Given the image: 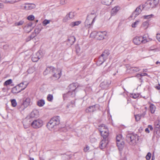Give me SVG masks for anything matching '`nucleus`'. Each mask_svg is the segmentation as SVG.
Instances as JSON below:
<instances>
[{"label":"nucleus","mask_w":160,"mask_h":160,"mask_svg":"<svg viewBox=\"0 0 160 160\" xmlns=\"http://www.w3.org/2000/svg\"><path fill=\"white\" fill-rule=\"evenodd\" d=\"M49 73L53 74L52 77V79L56 80L60 78L61 75V71L60 69L57 70L53 67L50 66L47 68L43 72L44 75Z\"/></svg>","instance_id":"obj_1"},{"label":"nucleus","mask_w":160,"mask_h":160,"mask_svg":"<svg viewBox=\"0 0 160 160\" xmlns=\"http://www.w3.org/2000/svg\"><path fill=\"white\" fill-rule=\"evenodd\" d=\"M59 117L57 116L51 118L47 123V126L48 128L50 130L52 129H55L60 128L59 127L60 122Z\"/></svg>","instance_id":"obj_2"},{"label":"nucleus","mask_w":160,"mask_h":160,"mask_svg":"<svg viewBox=\"0 0 160 160\" xmlns=\"http://www.w3.org/2000/svg\"><path fill=\"white\" fill-rule=\"evenodd\" d=\"M139 140L138 137L135 134H128L126 137V140L131 145H135Z\"/></svg>","instance_id":"obj_3"},{"label":"nucleus","mask_w":160,"mask_h":160,"mask_svg":"<svg viewBox=\"0 0 160 160\" xmlns=\"http://www.w3.org/2000/svg\"><path fill=\"white\" fill-rule=\"evenodd\" d=\"M101 135L103 137L104 139H108L109 135L107 127L104 124H101L98 128Z\"/></svg>","instance_id":"obj_4"},{"label":"nucleus","mask_w":160,"mask_h":160,"mask_svg":"<svg viewBox=\"0 0 160 160\" xmlns=\"http://www.w3.org/2000/svg\"><path fill=\"white\" fill-rule=\"evenodd\" d=\"M110 53L108 50H105L99 56L98 59V62L100 65L102 64L107 59Z\"/></svg>","instance_id":"obj_5"},{"label":"nucleus","mask_w":160,"mask_h":160,"mask_svg":"<svg viewBox=\"0 0 160 160\" xmlns=\"http://www.w3.org/2000/svg\"><path fill=\"white\" fill-rule=\"evenodd\" d=\"M122 138V136L121 134L117 135L116 138L117 146L119 150H121L123 149L124 144Z\"/></svg>","instance_id":"obj_6"},{"label":"nucleus","mask_w":160,"mask_h":160,"mask_svg":"<svg viewBox=\"0 0 160 160\" xmlns=\"http://www.w3.org/2000/svg\"><path fill=\"white\" fill-rule=\"evenodd\" d=\"M43 125V121L40 119L34 120L31 123V126L34 128L37 129L41 127Z\"/></svg>","instance_id":"obj_7"},{"label":"nucleus","mask_w":160,"mask_h":160,"mask_svg":"<svg viewBox=\"0 0 160 160\" xmlns=\"http://www.w3.org/2000/svg\"><path fill=\"white\" fill-rule=\"evenodd\" d=\"M75 96V92L68 91V92L63 95V98L64 100L68 99L70 100L71 98L74 97Z\"/></svg>","instance_id":"obj_8"},{"label":"nucleus","mask_w":160,"mask_h":160,"mask_svg":"<svg viewBox=\"0 0 160 160\" xmlns=\"http://www.w3.org/2000/svg\"><path fill=\"white\" fill-rule=\"evenodd\" d=\"M30 99L29 98H27L25 100L22 101L21 103V106L18 105V108H21L22 110H24L26 108L30 103Z\"/></svg>","instance_id":"obj_9"},{"label":"nucleus","mask_w":160,"mask_h":160,"mask_svg":"<svg viewBox=\"0 0 160 160\" xmlns=\"http://www.w3.org/2000/svg\"><path fill=\"white\" fill-rule=\"evenodd\" d=\"M100 106L98 104L90 106L86 110L87 112H94L99 109Z\"/></svg>","instance_id":"obj_10"},{"label":"nucleus","mask_w":160,"mask_h":160,"mask_svg":"<svg viewBox=\"0 0 160 160\" xmlns=\"http://www.w3.org/2000/svg\"><path fill=\"white\" fill-rule=\"evenodd\" d=\"M143 9L142 6L140 5L132 13L131 17H133L134 18H135L141 12Z\"/></svg>","instance_id":"obj_11"},{"label":"nucleus","mask_w":160,"mask_h":160,"mask_svg":"<svg viewBox=\"0 0 160 160\" xmlns=\"http://www.w3.org/2000/svg\"><path fill=\"white\" fill-rule=\"evenodd\" d=\"M107 34V32L105 31L97 32L96 35V38L99 40H102L104 38Z\"/></svg>","instance_id":"obj_12"},{"label":"nucleus","mask_w":160,"mask_h":160,"mask_svg":"<svg viewBox=\"0 0 160 160\" xmlns=\"http://www.w3.org/2000/svg\"><path fill=\"white\" fill-rule=\"evenodd\" d=\"M142 8L146 10L155 7L150 0H148L144 4L142 5Z\"/></svg>","instance_id":"obj_13"},{"label":"nucleus","mask_w":160,"mask_h":160,"mask_svg":"<svg viewBox=\"0 0 160 160\" xmlns=\"http://www.w3.org/2000/svg\"><path fill=\"white\" fill-rule=\"evenodd\" d=\"M147 111V108L146 107H143L141 108L140 113L138 114V116L139 117L138 120H139L141 118L144 117L146 114Z\"/></svg>","instance_id":"obj_14"},{"label":"nucleus","mask_w":160,"mask_h":160,"mask_svg":"<svg viewBox=\"0 0 160 160\" xmlns=\"http://www.w3.org/2000/svg\"><path fill=\"white\" fill-rule=\"evenodd\" d=\"M35 7L36 5L33 3H25L23 6V9L26 10H31Z\"/></svg>","instance_id":"obj_15"},{"label":"nucleus","mask_w":160,"mask_h":160,"mask_svg":"<svg viewBox=\"0 0 160 160\" xmlns=\"http://www.w3.org/2000/svg\"><path fill=\"white\" fill-rule=\"evenodd\" d=\"M42 55L40 54V52H38L36 53L35 54H33L32 55V61L33 62H37L39 59H40L41 57H42Z\"/></svg>","instance_id":"obj_16"},{"label":"nucleus","mask_w":160,"mask_h":160,"mask_svg":"<svg viewBox=\"0 0 160 160\" xmlns=\"http://www.w3.org/2000/svg\"><path fill=\"white\" fill-rule=\"evenodd\" d=\"M38 112L37 110H33L28 115L26 118L30 119V118H34L38 117Z\"/></svg>","instance_id":"obj_17"},{"label":"nucleus","mask_w":160,"mask_h":160,"mask_svg":"<svg viewBox=\"0 0 160 160\" xmlns=\"http://www.w3.org/2000/svg\"><path fill=\"white\" fill-rule=\"evenodd\" d=\"M27 87V85H25L23 88H21L20 89H18V86H17L13 88L12 89V92L14 94H16L20 92L21 91L24 90Z\"/></svg>","instance_id":"obj_18"},{"label":"nucleus","mask_w":160,"mask_h":160,"mask_svg":"<svg viewBox=\"0 0 160 160\" xmlns=\"http://www.w3.org/2000/svg\"><path fill=\"white\" fill-rule=\"evenodd\" d=\"M108 139H102L100 142V148L102 149L104 148L107 146L108 143Z\"/></svg>","instance_id":"obj_19"},{"label":"nucleus","mask_w":160,"mask_h":160,"mask_svg":"<svg viewBox=\"0 0 160 160\" xmlns=\"http://www.w3.org/2000/svg\"><path fill=\"white\" fill-rule=\"evenodd\" d=\"M142 37L137 36L135 37L133 39V42L136 45H139L141 43H142Z\"/></svg>","instance_id":"obj_20"},{"label":"nucleus","mask_w":160,"mask_h":160,"mask_svg":"<svg viewBox=\"0 0 160 160\" xmlns=\"http://www.w3.org/2000/svg\"><path fill=\"white\" fill-rule=\"evenodd\" d=\"M69 91L71 92H75L77 91V84L75 83H72L70 84L68 87Z\"/></svg>","instance_id":"obj_21"},{"label":"nucleus","mask_w":160,"mask_h":160,"mask_svg":"<svg viewBox=\"0 0 160 160\" xmlns=\"http://www.w3.org/2000/svg\"><path fill=\"white\" fill-rule=\"evenodd\" d=\"M22 123L25 128H28L30 126V125H31L30 119H28L26 118L23 120Z\"/></svg>","instance_id":"obj_22"},{"label":"nucleus","mask_w":160,"mask_h":160,"mask_svg":"<svg viewBox=\"0 0 160 160\" xmlns=\"http://www.w3.org/2000/svg\"><path fill=\"white\" fill-rule=\"evenodd\" d=\"M120 7L118 6H116L113 8L111 11V15L112 16L115 15L120 9Z\"/></svg>","instance_id":"obj_23"},{"label":"nucleus","mask_w":160,"mask_h":160,"mask_svg":"<svg viewBox=\"0 0 160 160\" xmlns=\"http://www.w3.org/2000/svg\"><path fill=\"white\" fill-rule=\"evenodd\" d=\"M110 83V82H108L107 81H104L100 83V86L102 88L105 89L108 88Z\"/></svg>","instance_id":"obj_24"},{"label":"nucleus","mask_w":160,"mask_h":160,"mask_svg":"<svg viewBox=\"0 0 160 160\" xmlns=\"http://www.w3.org/2000/svg\"><path fill=\"white\" fill-rule=\"evenodd\" d=\"M129 72L130 73H134L139 71L140 69L138 67H132L129 69Z\"/></svg>","instance_id":"obj_25"},{"label":"nucleus","mask_w":160,"mask_h":160,"mask_svg":"<svg viewBox=\"0 0 160 160\" xmlns=\"http://www.w3.org/2000/svg\"><path fill=\"white\" fill-rule=\"evenodd\" d=\"M75 41V38L73 36L69 37L68 39V44L70 45H72Z\"/></svg>","instance_id":"obj_26"},{"label":"nucleus","mask_w":160,"mask_h":160,"mask_svg":"<svg viewBox=\"0 0 160 160\" xmlns=\"http://www.w3.org/2000/svg\"><path fill=\"white\" fill-rule=\"evenodd\" d=\"M113 0H102V3L105 5L109 6L111 4Z\"/></svg>","instance_id":"obj_27"},{"label":"nucleus","mask_w":160,"mask_h":160,"mask_svg":"<svg viewBox=\"0 0 160 160\" xmlns=\"http://www.w3.org/2000/svg\"><path fill=\"white\" fill-rule=\"evenodd\" d=\"M150 110L152 113H154L155 111L156 107L152 103H151L149 106Z\"/></svg>","instance_id":"obj_28"},{"label":"nucleus","mask_w":160,"mask_h":160,"mask_svg":"<svg viewBox=\"0 0 160 160\" xmlns=\"http://www.w3.org/2000/svg\"><path fill=\"white\" fill-rule=\"evenodd\" d=\"M81 22V21H80L72 22L70 24V26L72 27H73L75 26L78 25Z\"/></svg>","instance_id":"obj_29"},{"label":"nucleus","mask_w":160,"mask_h":160,"mask_svg":"<svg viewBox=\"0 0 160 160\" xmlns=\"http://www.w3.org/2000/svg\"><path fill=\"white\" fill-rule=\"evenodd\" d=\"M45 104V102L44 100L43 99H40L37 102V105L39 107H42Z\"/></svg>","instance_id":"obj_30"},{"label":"nucleus","mask_w":160,"mask_h":160,"mask_svg":"<svg viewBox=\"0 0 160 160\" xmlns=\"http://www.w3.org/2000/svg\"><path fill=\"white\" fill-rule=\"evenodd\" d=\"M148 36L147 34H145L143 35V37H142V40L143 41H142V43H145L148 41Z\"/></svg>","instance_id":"obj_31"},{"label":"nucleus","mask_w":160,"mask_h":160,"mask_svg":"<svg viewBox=\"0 0 160 160\" xmlns=\"http://www.w3.org/2000/svg\"><path fill=\"white\" fill-rule=\"evenodd\" d=\"M149 26V22L148 21H146L143 22L142 25V27L144 29H145L148 28Z\"/></svg>","instance_id":"obj_32"},{"label":"nucleus","mask_w":160,"mask_h":160,"mask_svg":"<svg viewBox=\"0 0 160 160\" xmlns=\"http://www.w3.org/2000/svg\"><path fill=\"white\" fill-rule=\"evenodd\" d=\"M32 25V24L31 22L28 23L24 27V30H26L27 28H29V30L28 31H27L28 32H29L31 31V27Z\"/></svg>","instance_id":"obj_33"},{"label":"nucleus","mask_w":160,"mask_h":160,"mask_svg":"<svg viewBox=\"0 0 160 160\" xmlns=\"http://www.w3.org/2000/svg\"><path fill=\"white\" fill-rule=\"evenodd\" d=\"M34 34V33H33L31 35H29L26 38V41L27 42H28L30 41L31 39H33L35 36V35Z\"/></svg>","instance_id":"obj_34"},{"label":"nucleus","mask_w":160,"mask_h":160,"mask_svg":"<svg viewBox=\"0 0 160 160\" xmlns=\"http://www.w3.org/2000/svg\"><path fill=\"white\" fill-rule=\"evenodd\" d=\"M67 14L70 19H72L75 16L76 13L75 12H71Z\"/></svg>","instance_id":"obj_35"},{"label":"nucleus","mask_w":160,"mask_h":160,"mask_svg":"<svg viewBox=\"0 0 160 160\" xmlns=\"http://www.w3.org/2000/svg\"><path fill=\"white\" fill-rule=\"evenodd\" d=\"M12 80L11 79H8L3 84V85L4 86H7L9 85L12 83Z\"/></svg>","instance_id":"obj_36"},{"label":"nucleus","mask_w":160,"mask_h":160,"mask_svg":"<svg viewBox=\"0 0 160 160\" xmlns=\"http://www.w3.org/2000/svg\"><path fill=\"white\" fill-rule=\"evenodd\" d=\"M90 141L92 143H94L97 141V139L92 136H90Z\"/></svg>","instance_id":"obj_37"},{"label":"nucleus","mask_w":160,"mask_h":160,"mask_svg":"<svg viewBox=\"0 0 160 160\" xmlns=\"http://www.w3.org/2000/svg\"><path fill=\"white\" fill-rule=\"evenodd\" d=\"M70 18L69 17V16L67 14L66 16L64 17L62 19L63 22H67L68 20H70Z\"/></svg>","instance_id":"obj_38"},{"label":"nucleus","mask_w":160,"mask_h":160,"mask_svg":"<svg viewBox=\"0 0 160 160\" xmlns=\"http://www.w3.org/2000/svg\"><path fill=\"white\" fill-rule=\"evenodd\" d=\"M70 157L69 155L65 154H64L62 156V158L63 160H68L70 158Z\"/></svg>","instance_id":"obj_39"},{"label":"nucleus","mask_w":160,"mask_h":160,"mask_svg":"<svg viewBox=\"0 0 160 160\" xmlns=\"http://www.w3.org/2000/svg\"><path fill=\"white\" fill-rule=\"evenodd\" d=\"M140 22L139 20H137L132 24V27L133 28H136Z\"/></svg>","instance_id":"obj_40"},{"label":"nucleus","mask_w":160,"mask_h":160,"mask_svg":"<svg viewBox=\"0 0 160 160\" xmlns=\"http://www.w3.org/2000/svg\"><path fill=\"white\" fill-rule=\"evenodd\" d=\"M47 99L48 101L52 102L53 99V95L50 94L48 95Z\"/></svg>","instance_id":"obj_41"},{"label":"nucleus","mask_w":160,"mask_h":160,"mask_svg":"<svg viewBox=\"0 0 160 160\" xmlns=\"http://www.w3.org/2000/svg\"><path fill=\"white\" fill-rule=\"evenodd\" d=\"M153 16L154 15L153 14H151L149 15H144L143 16V17L145 19H148L152 18Z\"/></svg>","instance_id":"obj_42"},{"label":"nucleus","mask_w":160,"mask_h":160,"mask_svg":"<svg viewBox=\"0 0 160 160\" xmlns=\"http://www.w3.org/2000/svg\"><path fill=\"white\" fill-rule=\"evenodd\" d=\"M12 105L13 107H16L17 105V103L15 99H13L11 100Z\"/></svg>","instance_id":"obj_43"},{"label":"nucleus","mask_w":160,"mask_h":160,"mask_svg":"<svg viewBox=\"0 0 160 160\" xmlns=\"http://www.w3.org/2000/svg\"><path fill=\"white\" fill-rule=\"evenodd\" d=\"M24 22L23 20H21L18 22H16L15 23V26H20L22 25Z\"/></svg>","instance_id":"obj_44"},{"label":"nucleus","mask_w":160,"mask_h":160,"mask_svg":"<svg viewBox=\"0 0 160 160\" xmlns=\"http://www.w3.org/2000/svg\"><path fill=\"white\" fill-rule=\"evenodd\" d=\"M150 1L152 3L154 6L157 5L159 2V0H150Z\"/></svg>","instance_id":"obj_45"},{"label":"nucleus","mask_w":160,"mask_h":160,"mask_svg":"<svg viewBox=\"0 0 160 160\" xmlns=\"http://www.w3.org/2000/svg\"><path fill=\"white\" fill-rule=\"evenodd\" d=\"M41 28H36L34 30L35 33V36L36 34H38L41 30Z\"/></svg>","instance_id":"obj_46"},{"label":"nucleus","mask_w":160,"mask_h":160,"mask_svg":"<svg viewBox=\"0 0 160 160\" xmlns=\"http://www.w3.org/2000/svg\"><path fill=\"white\" fill-rule=\"evenodd\" d=\"M50 22V20L47 19L44 20L42 22V23L44 26H45L47 24H49Z\"/></svg>","instance_id":"obj_47"},{"label":"nucleus","mask_w":160,"mask_h":160,"mask_svg":"<svg viewBox=\"0 0 160 160\" xmlns=\"http://www.w3.org/2000/svg\"><path fill=\"white\" fill-rule=\"evenodd\" d=\"M34 16L33 15H29L27 18V19L30 21L33 20L34 19Z\"/></svg>","instance_id":"obj_48"},{"label":"nucleus","mask_w":160,"mask_h":160,"mask_svg":"<svg viewBox=\"0 0 160 160\" xmlns=\"http://www.w3.org/2000/svg\"><path fill=\"white\" fill-rule=\"evenodd\" d=\"M154 125L156 128H159L160 127V123L158 121H156L154 122Z\"/></svg>","instance_id":"obj_49"},{"label":"nucleus","mask_w":160,"mask_h":160,"mask_svg":"<svg viewBox=\"0 0 160 160\" xmlns=\"http://www.w3.org/2000/svg\"><path fill=\"white\" fill-rule=\"evenodd\" d=\"M151 156V154L150 152H148L146 156V158L147 160H149Z\"/></svg>","instance_id":"obj_50"},{"label":"nucleus","mask_w":160,"mask_h":160,"mask_svg":"<svg viewBox=\"0 0 160 160\" xmlns=\"http://www.w3.org/2000/svg\"><path fill=\"white\" fill-rule=\"evenodd\" d=\"M23 84L24 83L22 82L17 85V86H18V89H20L21 88H23Z\"/></svg>","instance_id":"obj_51"},{"label":"nucleus","mask_w":160,"mask_h":160,"mask_svg":"<svg viewBox=\"0 0 160 160\" xmlns=\"http://www.w3.org/2000/svg\"><path fill=\"white\" fill-rule=\"evenodd\" d=\"M27 72L28 73H31L33 72V70L32 68H30L27 71Z\"/></svg>","instance_id":"obj_52"},{"label":"nucleus","mask_w":160,"mask_h":160,"mask_svg":"<svg viewBox=\"0 0 160 160\" xmlns=\"http://www.w3.org/2000/svg\"><path fill=\"white\" fill-rule=\"evenodd\" d=\"M156 37L157 40L160 42V34H157Z\"/></svg>","instance_id":"obj_53"},{"label":"nucleus","mask_w":160,"mask_h":160,"mask_svg":"<svg viewBox=\"0 0 160 160\" xmlns=\"http://www.w3.org/2000/svg\"><path fill=\"white\" fill-rule=\"evenodd\" d=\"M136 77H137L138 78H139L140 80H141L142 81L141 78L142 77L141 75V74H138L135 76Z\"/></svg>","instance_id":"obj_54"},{"label":"nucleus","mask_w":160,"mask_h":160,"mask_svg":"<svg viewBox=\"0 0 160 160\" xmlns=\"http://www.w3.org/2000/svg\"><path fill=\"white\" fill-rule=\"evenodd\" d=\"M67 2V1L65 0H61L60 1V4L62 5H64Z\"/></svg>","instance_id":"obj_55"},{"label":"nucleus","mask_w":160,"mask_h":160,"mask_svg":"<svg viewBox=\"0 0 160 160\" xmlns=\"http://www.w3.org/2000/svg\"><path fill=\"white\" fill-rule=\"evenodd\" d=\"M139 94H134L132 96V98H136L139 97Z\"/></svg>","instance_id":"obj_56"},{"label":"nucleus","mask_w":160,"mask_h":160,"mask_svg":"<svg viewBox=\"0 0 160 160\" xmlns=\"http://www.w3.org/2000/svg\"><path fill=\"white\" fill-rule=\"evenodd\" d=\"M155 88L157 90H159V92H160V84L159 83L158 86H155Z\"/></svg>","instance_id":"obj_57"},{"label":"nucleus","mask_w":160,"mask_h":160,"mask_svg":"<svg viewBox=\"0 0 160 160\" xmlns=\"http://www.w3.org/2000/svg\"><path fill=\"white\" fill-rule=\"evenodd\" d=\"M89 149V146H86V148H84V151L86 152H87Z\"/></svg>","instance_id":"obj_58"},{"label":"nucleus","mask_w":160,"mask_h":160,"mask_svg":"<svg viewBox=\"0 0 160 160\" xmlns=\"http://www.w3.org/2000/svg\"><path fill=\"white\" fill-rule=\"evenodd\" d=\"M140 74H141V75L142 76H142H147L148 77L149 76V75H148V74L147 73H141Z\"/></svg>","instance_id":"obj_59"},{"label":"nucleus","mask_w":160,"mask_h":160,"mask_svg":"<svg viewBox=\"0 0 160 160\" xmlns=\"http://www.w3.org/2000/svg\"><path fill=\"white\" fill-rule=\"evenodd\" d=\"M148 128H150V129L151 131L153 130V128L152 126L150 125H149L148 126Z\"/></svg>","instance_id":"obj_60"},{"label":"nucleus","mask_w":160,"mask_h":160,"mask_svg":"<svg viewBox=\"0 0 160 160\" xmlns=\"http://www.w3.org/2000/svg\"><path fill=\"white\" fill-rule=\"evenodd\" d=\"M151 51H153L154 52L157 51V49L156 48H152V47H151L150 49Z\"/></svg>","instance_id":"obj_61"},{"label":"nucleus","mask_w":160,"mask_h":160,"mask_svg":"<svg viewBox=\"0 0 160 160\" xmlns=\"http://www.w3.org/2000/svg\"><path fill=\"white\" fill-rule=\"evenodd\" d=\"M71 103L72 104V107H73L75 106V102L74 101H71Z\"/></svg>","instance_id":"obj_62"},{"label":"nucleus","mask_w":160,"mask_h":160,"mask_svg":"<svg viewBox=\"0 0 160 160\" xmlns=\"http://www.w3.org/2000/svg\"><path fill=\"white\" fill-rule=\"evenodd\" d=\"M4 8L3 4L2 3L0 2V8Z\"/></svg>","instance_id":"obj_63"},{"label":"nucleus","mask_w":160,"mask_h":160,"mask_svg":"<svg viewBox=\"0 0 160 160\" xmlns=\"http://www.w3.org/2000/svg\"><path fill=\"white\" fill-rule=\"evenodd\" d=\"M145 131L146 132L149 133L150 132V131L148 128H147L145 129Z\"/></svg>","instance_id":"obj_64"}]
</instances>
